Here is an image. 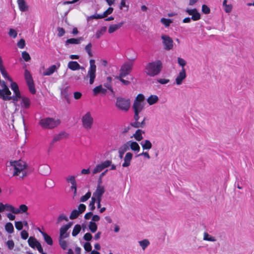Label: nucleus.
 <instances>
[{
	"label": "nucleus",
	"instance_id": "f257e3e1",
	"mask_svg": "<svg viewBox=\"0 0 254 254\" xmlns=\"http://www.w3.org/2000/svg\"><path fill=\"white\" fill-rule=\"evenodd\" d=\"M163 68L162 63L160 60L148 63L145 67L146 74L150 76L154 77L158 75L161 71Z\"/></svg>",
	"mask_w": 254,
	"mask_h": 254
},
{
	"label": "nucleus",
	"instance_id": "f03ea898",
	"mask_svg": "<svg viewBox=\"0 0 254 254\" xmlns=\"http://www.w3.org/2000/svg\"><path fill=\"white\" fill-rule=\"evenodd\" d=\"M61 122L59 119H55L52 118H46L41 119L39 125L43 128L52 129L60 125Z\"/></svg>",
	"mask_w": 254,
	"mask_h": 254
},
{
	"label": "nucleus",
	"instance_id": "7ed1b4c3",
	"mask_svg": "<svg viewBox=\"0 0 254 254\" xmlns=\"http://www.w3.org/2000/svg\"><path fill=\"white\" fill-rule=\"evenodd\" d=\"M116 105L120 110L126 112L130 108V101L129 99L119 97L117 98Z\"/></svg>",
	"mask_w": 254,
	"mask_h": 254
},
{
	"label": "nucleus",
	"instance_id": "20e7f679",
	"mask_svg": "<svg viewBox=\"0 0 254 254\" xmlns=\"http://www.w3.org/2000/svg\"><path fill=\"white\" fill-rule=\"evenodd\" d=\"M108 171V170L107 169L100 175V176L97 181L98 184L96 190L93 194V196L102 197L103 194L104 193L105 191V188L104 186H101V184L102 183V176H104L106 174Z\"/></svg>",
	"mask_w": 254,
	"mask_h": 254
},
{
	"label": "nucleus",
	"instance_id": "39448f33",
	"mask_svg": "<svg viewBox=\"0 0 254 254\" xmlns=\"http://www.w3.org/2000/svg\"><path fill=\"white\" fill-rule=\"evenodd\" d=\"M10 165L14 167L13 176H18L26 167V163L21 160L11 161L10 162Z\"/></svg>",
	"mask_w": 254,
	"mask_h": 254
},
{
	"label": "nucleus",
	"instance_id": "423d86ee",
	"mask_svg": "<svg viewBox=\"0 0 254 254\" xmlns=\"http://www.w3.org/2000/svg\"><path fill=\"white\" fill-rule=\"evenodd\" d=\"M90 67L88 71L86 77H89V83L92 84L96 77V65H95V60L91 59L89 61Z\"/></svg>",
	"mask_w": 254,
	"mask_h": 254
},
{
	"label": "nucleus",
	"instance_id": "0eeeda50",
	"mask_svg": "<svg viewBox=\"0 0 254 254\" xmlns=\"http://www.w3.org/2000/svg\"><path fill=\"white\" fill-rule=\"evenodd\" d=\"M83 127L86 129L91 128L93 123V119L91 116L90 112H87L81 119Z\"/></svg>",
	"mask_w": 254,
	"mask_h": 254
},
{
	"label": "nucleus",
	"instance_id": "6e6552de",
	"mask_svg": "<svg viewBox=\"0 0 254 254\" xmlns=\"http://www.w3.org/2000/svg\"><path fill=\"white\" fill-rule=\"evenodd\" d=\"M144 95L142 94H139L134 101L132 106L133 110H139V111H141L144 107Z\"/></svg>",
	"mask_w": 254,
	"mask_h": 254
},
{
	"label": "nucleus",
	"instance_id": "1a4fd4ad",
	"mask_svg": "<svg viewBox=\"0 0 254 254\" xmlns=\"http://www.w3.org/2000/svg\"><path fill=\"white\" fill-rule=\"evenodd\" d=\"M132 64L125 63L121 67L119 76L120 77H125L129 74L132 70Z\"/></svg>",
	"mask_w": 254,
	"mask_h": 254
},
{
	"label": "nucleus",
	"instance_id": "9d476101",
	"mask_svg": "<svg viewBox=\"0 0 254 254\" xmlns=\"http://www.w3.org/2000/svg\"><path fill=\"white\" fill-rule=\"evenodd\" d=\"M163 40L164 48L166 50H170L173 47V41L172 38L168 35H163L161 36Z\"/></svg>",
	"mask_w": 254,
	"mask_h": 254
},
{
	"label": "nucleus",
	"instance_id": "9b49d317",
	"mask_svg": "<svg viewBox=\"0 0 254 254\" xmlns=\"http://www.w3.org/2000/svg\"><path fill=\"white\" fill-rule=\"evenodd\" d=\"M186 12L189 15H192L191 19L193 21H197L201 18L200 14L196 8L189 9L188 8L186 9Z\"/></svg>",
	"mask_w": 254,
	"mask_h": 254
},
{
	"label": "nucleus",
	"instance_id": "f8f14e48",
	"mask_svg": "<svg viewBox=\"0 0 254 254\" xmlns=\"http://www.w3.org/2000/svg\"><path fill=\"white\" fill-rule=\"evenodd\" d=\"M186 77V73L185 68H182L178 75L176 78V82L177 85H181L184 79Z\"/></svg>",
	"mask_w": 254,
	"mask_h": 254
},
{
	"label": "nucleus",
	"instance_id": "ddd939ff",
	"mask_svg": "<svg viewBox=\"0 0 254 254\" xmlns=\"http://www.w3.org/2000/svg\"><path fill=\"white\" fill-rule=\"evenodd\" d=\"M93 92L94 96H96L99 93L105 95L107 92V89L103 88L102 85H100L93 88Z\"/></svg>",
	"mask_w": 254,
	"mask_h": 254
},
{
	"label": "nucleus",
	"instance_id": "4468645a",
	"mask_svg": "<svg viewBox=\"0 0 254 254\" xmlns=\"http://www.w3.org/2000/svg\"><path fill=\"white\" fill-rule=\"evenodd\" d=\"M132 156L133 155L131 152L126 153L124 158V163L122 164L123 167H127L130 165Z\"/></svg>",
	"mask_w": 254,
	"mask_h": 254
},
{
	"label": "nucleus",
	"instance_id": "2eb2a0df",
	"mask_svg": "<svg viewBox=\"0 0 254 254\" xmlns=\"http://www.w3.org/2000/svg\"><path fill=\"white\" fill-rule=\"evenodd\" d=\"M83 40V38L80 37L78 38L68 39L65 42V45L67 46L68 44H79Z\"/></svg>",
	"mask_w": 254,
	"mask_h": 254
},
{
	"label": "nucleus",
	"instance_id": "dca6fc26",
	"mask_svg": "<svg viewBox=\"0 0 254 254\" xmlns=\"http://www.w3.org/2000/svg\"><path fill=\"white\" fill-rule=\"evenodd\" d=\"M69 86H66L64 88L61 90V94L65 99L66 102L69 104L70 100L69 97L70 95V93L69 92Z\"/></svg>",
	"mask_w": 254,
	"mask_h": 254
},
{
	"label": "nucleus",
	"instance_id": "f3484780",
	"mask_svg": "<svg viewBox=\"0 0 254 254\" xmlns=\"http://www.w3.org/2000/svg\"><path fill=\"white\" fill-rule=\"evenodd\" d=\"M68 68L72 70H76L81 68L80 64L76 61H70L67 64Z\"/></svg>",
	"mask_w": 254,
	"mask_h": 254
},
{
	"label": "nucleus",
	"instance_id": "a211bd4d",
	"mask_svg": "<svg viewBox=\"0 0 254 254\" xmlns=\"http://www.w3.org/2000/svg\"><path fill=\"white\" fill-rule=\"evenodd\" d=\"M124 24V22H121L118 24H113L109 26V29H108V32L109 33H112L120 28Z\"/></svg>",
	"mask_w": 254,
	"mask_h": 254
},
{
	"label": "nucleus",
	"instance_id": "6ab92c4d",
	"mask_svg": "<svg viewBox=\"0 0 254 254\" xmlns=\"http://www.w3.org/2000/svg\"><path fill=\"white\" fill-rule=\"evenodd\" d=\"M17 3L19 9L22 11H26L28 10V6L26 4L24 0H17Z\"/></svg>",
	"mask_w": 254,
	"mask_h": 254
},
{
	"label": "nucleus",
	"instance_id": "aec40b11",
	"mask_svg": "<svg viewBox=\"0 0 254 254\" xmlns=\"http://www.w3.org/2000/svg\"><path fill=\"white\" fill-rule=\"evenodd\" d=\"M39 231L40 232V233L43 235L44 239L45 241L47 243V244L50 246L52 245L53 244V242L51 237L45 232L42 231L40 229H39Z\"/></svg>",
	"mask_w": 254,
	"mask_h": 254
},
{
	"label": "nucleus",
	"instance_id": "412c9836",
	"mask_svg": "<svg viewBox=\"0 0 254 254\" xmlns=\"http://www.w3.org/2000/svg\"><path fill=\"white\" fill-rule=\"evenodd\" d=\"M144 131L140 129H138L136 130L135 132L133 134V135L131 136V137H134V138L137 141H140L143 139V136L142 135V133H144Z\"/></svg>",
	"mask_w": 254,
	"mask_h": 254
},
{
	"label": "nucleus",
	"instance_id": "4be33fe9",
	"mask_svg": "<svg viewBox=\"0 0 254 254\" xmlns=\"http://www.w3.org/2000/svg\"><path fill=\"white\" fill-rule=\"evenodd\" d=\"M146 120V118H144L143 121L141 122H139L138 121L134 122L133 123H131L130 125L134 127L135 128H143L145 126V121Z\"/></svg>",
	"mask_w": 254,
	"mask_h": 254
},
{
	"label": "nucleus",
	"instance_id": "5701e85b",
	"mask_svg": "<svg viewBox=\"0 0 254 254\" xmlns=\"http://www.w3.org/2000/svg\"><path fill=\"white\" fill-rule=\"evenodd\" d=\"M40 171L41 173L44 176L48 175L50 172V168L49 166L44 165L40 167Z\"/></svg>",
	"mask_w": 254,
	"mask_h": 254
},
{
	"label": "nucleus",
	"instance_id": "b1692460",
	"mask_svg": "<svg viewBox=\"0 0 254 254\" xmlns=\"http://www.w3.org/2000/svg\"><path fill=\"white\" fill-rule=\"evenodd\" d=\"M130 141L129 145L130 149L135 152H138L140 150V146L139 144L135 141H133L132 140Z\"/></svg>",
	"mask_w": 254,
	"mask_h": 254
},
{
	"label": "nucleus",
	"instance_id": "393cba45",
	"mask_svg": "<svg viewBox=\"0 0 254 254\" xmlns=\"http://www.w3.org/2000/svg\"><path fill=\"white\" fill-rule=\"evenodd\" d=\"M68 230L67 228H66L64 226H63L60 230V238L61 239H64L68 237V233H67L66 232Z\"/></svg>",
	"mask_w": 254,
	"mask_h": 254
},
{
	"label": "nucleus",
	"instance_id": "a878e982",
	"mask_svg": "<svg viewBox=\"0 0 254 254\" xmlns=\"http://www.w3.org/2000/svg\"><path fill=\"white\" fill-rule=\"evenodd\" d=\"M141 145L143 150H149L152 148V143L149 140H145L141 142Z\"/></svg>",
	"mask_w": 254,
	"mask_h": 254
},
{
	"label": "nucleus",
	"instance_id": "bb28decb",
	"mask_svg": "<svg viewBox=\"0 0 254 254\" xmlns=\"http://www.w3.org/2000/svg\"><path fill=\"white\" fill-rule=\"evenodd\" d=\"M57 67L55 65H52L49 67L46 70L43 72V75H50L56 70Z\"/></svg>",
	"mask_w": 254,
	"mask_h": 254
},
{
	"label": "nucleus",
	"instance_id": "cd10ccee",
	"mask_svg": "<svg viewBox=\"0 0 254 254\" xmlns=\"http://www.w3.org/2000/svg\"><path fill=\"white\" fill-rule=\"evenodd\" d=\"M148 103L152 105L156 103L158 101V97L155 95H150L147 100Z\"/></svg>",
	"mask_w": 254,
	"mask_h": 254
},
{
	"label": "nucleus",
	"instance_id": "c85d7f7f",
	"mask_svg": "<svg viewBox=\"0 0 254 254\" xmlns=\"http://www.w3.org/2000/svg\"><path fill=\"white\" fill-rule=\"evenodd\" d=\"M37 241L38 240L35 237H30L28 240V243L30 247L35 249L36 245H37Z\"/></svg>",
	"mask_w": 254,
	"mask_h": 254
},
{
	"label": "nucleus",
	"instance_id": "c756f323",
	"mask_svg": "<svg viewBox=\"0 0 254 254\" xmlns=\"http://www.w3.org/2000/svg\"><path fill=\"white\" fill-rule=\"evenodd\" d=\"M64 134H65L64 132H62L59 134L55 135L54 137L52 142L51 143V146L53 145V144L55 143V142L60 140L63 138Z\"/></svg>",
	"mask_w": 254,
	"mask_h": 254
},
{
	"label": "nucleus",
	"instance_id": "7c9ffc66",
	"mask_svg": "<svg viewBox=\"0 0 254 254\" xmlns=\"http://www.w3.org/2000/svg\"><path fill=\"white\" fill-rule=\"evenodd\" d=\"M5 231L9 234H11L14 231V227L12 224L10 222H7L5 225Z\"/></svg>",
	"mask_w": 254,
	"mask_h": 254
},
{
	"label": "nucleus",
	"instance_id": "2f4dec72",
	"mask_svg": "<svg viewBox=\"0 0 254 254\" xmlns=\"http://www.w3.org/2000/svg\"><path fill=\"white\" fill-rule=\"evenodd\" d=\"M138 243L143 250L150 245V242L148 239H144L142 241H140L138 242Z\"/></svg>",
	"mask_w": 254,
	"mask_h": 254
},
{
	"label": "nucleus",
	"instance_id": "473e14b6",
	"mask_svg": "<svg viewBox=\"0 0 254 254\" xmlns=\"http://www.w3.org/2000/svg\"><path fill=\"white\" fill-rule=\"evenodd\" d=\"M30 100L28 98L23 97L22 98L21 104L22 106H24L25 108H28L30 105Z\"/></svg>",
	"mask_w": 254,
	"mask_h": 254
},
{
	"label": "nucleus",
	"instance_id": "72a5a7b5",
	"mask_svg": "<svg viewBox=\"0 0 254 254\" xmlns=\"http://www.w3.org/2000/svg\"><path fill=\"white\" fill-rule=\"evenodd\" d=\"M24 76L27 83L33 81L32 75L27 69L25 70Z\"/></svg>",
	"mask_w": 254,
	"mask_h": 254
},
{
	"label": "nucleus",
	"instance_id": "f704fd0d",
	"mask_svg": "<svg viewBox=\"0 0 254 254\" xmlns=\"http://www.w3.org/2000/svg\"><path fill=\"white\" fill-rule=\"evenodd\" d=\"M130 141H128L123 145H122L119 148L120 150H122L123 152L125 153L126 151H128L130 148L129 142Z\"/></svg>",
	"mask_w": 254,
	"mask_h": 254
},
{
	"label": "nucleus",
	"instance_id": "c9c22d12",
	"mask_svg": "<svg viewBox=\"0 0 254 254\" xmlns=\"http://www.w3.org/2000/svg\"><path fill=\"white\" fill-rule=\"evenodd\" d=\"M107 27L106 26H103L101 28L98 30L96 33V37L97 39H99L100 37L103 35V34L106 31Z\"/></svg>",
	"mask_w": 254,
	"mask_h": 254
},
{
	"label": "nucleus",
	"instance_id": "e433bc0d",
	"mask_svg": "<svg viewBox=\"0 0 254 254\" xmlns=\"http://www.w3.org/2000/svg\"><path fill=\"white\" fill-rule=\"evenodd\" d=\"M81 230V226L79 224H76L74 226L72 232V235L73 237L76 236L80 232Z\"/></svg>",
	"mask_w": 254,
	"mask_h": 254
},
{
	"label": "nucleus",
	"instance_id": "4c0bfd02",
	"mask_svg": "<svg viewBox=\"0 0 254 254\" xmlns=\"http://www.w3.org/2000/svg\"><path fill=\"white\" fill-rule=\"evenodd\" d=\"M88 227L90 231L92 233H95L97 230V225L94 222L90 221Z\"/></svg>",
	"mask_w": 254,
	"mask_h": 254
},
{
	"label": "nucleus",
	"instance_id": "58836bf2",
	"mask_svg": "<svg viewBox=\"0 0 254 254\" xmlns=\"http://www.w3.org/2000/svg\"><path fill=\"white\" fill-rule=\"evenodd\" d=\"M27 84L28 85V89L30 93L32 94H35L36 92V91L35 87L34 81L27 83Z\"/></svg>",
	"mask_w": 254,
	"mask_h": 254
},
{
	"label": "nucleus",
	"instance_id": "ea45409f",
	"mask_svg": "<svg viewBox=\"0 0 254 254\" xmlns=\"http://www.w3.org/2000/svg\"><path fill=\"white\" fill-rule=\"evenodd\" d=\"M203 240L210 242H215L216 241V239L215 238V237L211 236L207 232H204V233Z\"/></svg>",
	"mask_w": 254,
	"mask_h": 254
},
{
	"label": "nucleus",
	"instance_id": "a19ab883",
	"mask_svg": "<svg viewBox=\"0 0 254 254\" xmlns=\"http://www.w3.org/2000/svg\"><path fill=\"white\" fill-rule=\"evenodd\" d=\"M11 94V93L8 88L5 89L4 90H1V89H0V98L2 100L3 97L1 95H2L3 96H10V95Z\"/></svg>",
	"mask_w": 254,
	"mask_h": 254
},
{
	"label": "nucleus",
	"instance_id": "79ce46f5",
	"mask_svg": "<svg viewBox=\"0 0 254 254\" xmlns=\"http://www.w3.org/2000/svg\"><path fill=\"white\" fill-rule=\"evenodd\" d=\"M80 214V213L77 210V209H74L73 210L69 216V218L70 219H75L78 217V216Z\"/></svg>",
	"mask_w": 254,
	"mask_h": 254
},
{
	"label": "nucleus",
	"instance_id": "37998d69",
	"mask_svg": "<svg viewBox=\"0 0 254 254\" xmlns=\"http://www.w3.org/2000/svg\"><path fill=\"white\" fill-rule=\"evenodd\" d=\"M3 97V100L4 101H9L10 100H12L14 102H16L18 101L19 99H20L21 98H18L16 96H3L2 95H1Z\"/></svg>",
	"mask_w": 254,
	"mask_h": 254
},
{
	"label": "nucleus",
	"instance_id": "c03bdc74",
	"mask_svg": "<svg viewBox=\"0 0 254 254\" xmlns=\"http://www.w3.org/2000/svg\"><path fill=\"white\" fill-rule=\"evenodd\" d=\"M161 22L166 27H169L170 24L172 22V20L170 19H167L165 18H162L161 19Z\"/></svg>",
	"mask_w": 254,
	"mask_h": 254
},
{
	"label": "nucleus",
	"instance_id": "a18cd8bd",
	"mask_svg": "<svg viewBox=\"0 0 254 254\" xmlns=\"http://www.w3.org/2000/svg\"><path fill=\"white\" fill-rule=\"evenodd\" d=\"M131 126L128 125V126H124L121 128V133L124 135H125L130 129Z\"/></svg>",
	"mask_w": 254,
	"mask_h": 254
},
{
	"label": "nucleus",
	"instance_id": "49530a36",
	"mask_svg": "<svg viewBox=\"0 0 254 254\" xmlns=\"http://www.w3.org/2000/svg\"><path fill=\"white\" fill-rule=\"evenodd\" d=\"M59 244L61 248L63 250H66L67 248V244L66 241L64 240V239L60 238Z\"/></svg>",
	"mask_w": 254,
	"mask_h": 254
},
{
	"label": "nucleus",
	"instance_id": "de8ad7c7",
	"mask_svg": "<svg viewBox=\"0 0 254 254\" xmlns=\"http://www.w3.org/2000/svg\"><path fill=\"white\" fill-rule=\"evenodd\" d=\"M104 169L101 164L97 165L96 167L93 170V174H95L97 173L101 172Z\"/></svg>",
	"mask_w": 254,
	"mask_h": 254
},
{
	"label": "nucleus",
	"instance_id": "09e8293b",
	"mask_svg": "<svg viewBox=\"0 0 254 254\" xmlns=\"http://www.w3.org/2000/svg\"><path fill=\"white\" fill-rule=\"evenodd\" d=\"M91 192L90 191H88L84 195L82 196L80 199V202H85L91 196Z\"/></svg>",
	"mask_w": 254,
	"mask_h": 254
},
{
	"label": "nucleus",
	"instance_id": "8fccbe9b",
	"mask_svg": "<svg viewBox=\"0 0 254 254\" xmlns=\"http://www.w3.org/2000/svg\"><path fill=\"white\" fill-rule=\"evenodd\" d=\"M22 57L25 62H28L31 59L29 54L26 51H24L22 53Z\"/></svg>",
	"mask_w": 254,
	"mask_h": 254
},
{
	"label": "nucleus",
	"instance_id": "3c124183",
	"mask_svg": "<svg viewBox=\"0 0 254 254\" xmlns=\"http://www.w3.org/2000/svg\"><path fill=\"white\" fill-rule=\"evenodd\" d=\"M6 245L9 250H11L14 247V243L12 240H8L6 242Z\"/></svg>",
	"mask_w": 254,
	"mask_h": 254
},
{
	"label": "nucleus",
	"instance_id": "603ef678",
	"mask_svg": "<svg viewBox=\"0 0 254 254\" xmlns=\"http://www.w3.org/2000/svg\"><path fill=\"white\" fill-rule=\"evenodd\" d=\"M0 72L2 76L4 78H7L9 81L12 82V78L8 76V73H7L5 69L1 70Z\"/></svg>",
	"mask_w": 254,
	"mask_h": 254
},
{
	"label": "nucleus",
	"instance_id": "864d4df0",
	"mask_svg": "<svg viewBox=\"0 0 254 254\" xmlns=\"http://www.w3.org/2000/svg\"><path fill=\"white\" fill-rule=\"evenodd\" d=\"M104 86L111 91L112 94H113V95L115 94V92H114V91L113 89V88L112 87L111 83H110L108 82H106V83H105L104 84Z\"/></svg>",
	"mask_w": 254,
	"mask_h": 254
},
{
	"label": "nucleus",
	"instance_id": "5fc2aeb1",
	"mask_svg": "<svg viewBox=\"0 0 254 254\" xmlns=\"http://www.w3.org/2000/svg\"><path fill=\"white\" fill-rule=\"evenodd\" d=\"M113 8L109 7L104 13L102 14L104 18L107 17L108 15L111 14L113 11Z\"/></svg>",
	"mask_w": 254,
	"mask_h": 254
},
{
	"label": "nucleus",
	"instance_id": "6e6d98bb",
	"mask_svg": "<svg viewBox=\"0 0 254 254\" xmlns=\"http://www.w3.org/2000/svg\"><path fill=\"white\" fill-rule=\"evenodd\" d=\"M124 77H120V76H116V78L119 80L121 82L125 85H128L130 83V82L128 80H125L123 78Z\"/></svg>",
	"mask_w": 254,
	"mask_h": 254
},
{
	"label": "nucleus",
	"instance_id": "4d7b16f0",
	"mask_svg": "<svg viewBox=\"0 0 254 254\" xmlns=\"http://www.w3.org/2000/svg\"><path fill=\"white\" fill-rule=\"evenodd\" d=\"M83 247L85 251L86 252H90L92 250V246L89 242H86Z\"/></svg>",
	"mask_w": 254,
	"mask_h": 254
},
{
	"label": "nucleus",
	"instance_id": "13d9d810",
	"mask_svg": "<svg viewBox=\"0 0 254 254\" xmlns=\"http://www.w3.org/2000/svg\"><path fill=\"white\" fill-rule=\"evenodd\" d=\"M96 201V199L94 198V197H92L91 198V201L90 202L89 206L90 207V209L91 211H93L95 209V203Z\"/></svg>",
	"mask_w": 254,
	"mask_h": 254
},
{
	"label": "nucleus",
	"instance_id": "bf43d9fd",
	"mask_svg": "<svg viewBox=\"0 0 254 254\" xmlns=\"http://www.w3.org/2000/svg\"><path fill=\"white\" fill-rule=\"evenodd\" d=\"M19 209L20 213H25L28 210V207L25 204H21L19 207Z\"/></svg>",
	"mask_w": 254,
	"mask_h": 254
},
{
	"label": "nucleus",
	"instance_id": "052dcab7",
	"mask_svg": "<svg viewBox=\"0 0 254 254\" xmlns=\"http://www.w3.org/2000/svg\"><path fill=\"white\" fill-rule=\"evenodd\" d=\"M15 226L16 229L20 231L23 228V224L22 222L21 221H16L15 222Z\"/></svg>",
	"mask_w": 254,
	"mask_h": 254
},
{
	"label": "nucleus",
	"instance_id": "680f3d73",
	"mask_svg": "<svg viewBox=\"0 0 254 254\" xmlns=\"http://www.w3.org/2000/svg\"><path fill=\"white\" fill-rule=\"evenodd\" d=\"M178 63L180 66L182 67V68H184V66L187 64L185 60L180 57L178 58Z\"/></svg>",
	"mask_w": 254,
	"mask_h": 254
},
{
	"label": "nucleus",
	"instance_id": "e2e57ef3",
	"mask_svg": "<svg viewBox=\"0 0 254 254\" xmlns=\"http://www.w3.org/2000/svg\"><path fill=\"white\" fill-rule=\"evenodd\" d=\"M202 12L204 14H208L210 12V8L205 4L202 6Z\"/></svg>",
	"mask_w": 254,
	"mask_h": 254
},
{
	"label": "nucleus",
	"instance_id": "0e129e2a",
	"mask_svg": "<svg viewBox=\"0 0 254 254\" xmlns=\"http://www.w3.org/2000/svg\"><path fill=\"white\" fill-rule=\"evenodd\" d=\"M86 208V207L85 204L81 203L79 205L77 210L81 214L85 211Z\"/></svg>",
	"mask_w": 254,
	"mask_h": 254
},
{
	"label": "nucleus",
	"instance_id": "69168bd1",
	"mask_svg": "<svg viewBox=\"0 0 254 254\" xmlns=\"http://www.w3.org/2000/svg\"><path fill=\"white\" fill-rule=\"evenodd\" d=\"M10 88L13 90V91H16V90L19 89L17 84L16 82H11L10 84Z\"/></svg>",
	"mask_w": 254,
	"mask_h": 254
},
{
	"label": "nucleus",
	"instance_id": "338daca9",
	"mask_svg": "<svg viewBox=\"0 0 254 254\" xmlns=\"http://www.w3.org/2000/svg\"><path fill=\"white\" fill-rule=\"evenodd\" d=\"M8 35L12 37L13 38L16 37L17 33V32L13 29H10L9 31L8 32Z\"/></svg>",
	"mask_w": 254,
	"mask_h": 254
},
{
	"label": "nucleus",
	"instance_id": "774afa93",
	"mask_svg": "<svg viewBox=\"0 0 254 254\" xmlns=\"http://www.w3.org/2000/svg\"><path fill=\"white\" fill-rule=\"evenodd\" d=\"M25 45V42L23 39H21L17 43V46L20 49H23L24 48Z\"/></svg>",
	"mask_w": 254,
	"mask_h": 254
}]
</instances>
